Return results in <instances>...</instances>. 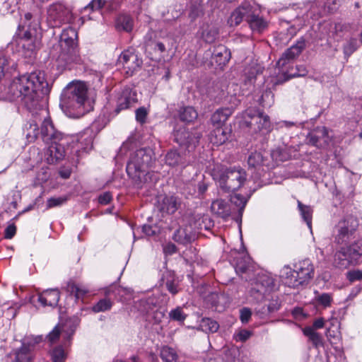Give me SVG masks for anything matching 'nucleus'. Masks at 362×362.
Masks as SVG:
<instances>
[{"label":"nucleus","mask_w":362,"mask_h":362,"mask_svg":"<svg viewBox=\"0 0 362 362\" xmlns=\"http://www.w3.org/2000/svg\"><path fill=\"white\" fill-rule=\"evenodd\" d=\"M47 91V83L41 73L33 72L15 78L10 84L8 96L20 101L29 111L42 110L43 96Z\"/></svg>","instance_id":"f257e3e1"},{"label":"nucleus","mask_w":362,"mask_h":362,"mask_svg":"<svg viewBox=\"0 0 362 362\" xmlns=\"http://www.w3.org/2000/svg\"><path fill=\"white\" fill-rule=\"evenodd\" d=\"M88 87L81 81L70 83L64 89L62 105L69 112V116L79 118L93 109V101L88 98Z\"/></svg>","instance_id":"f03ea898"},{"label":"nucleus","mask_w":362,"mask_h":362,"mask_svg":"<svg viewBox=\"0 0 362 362\" xmlns=\"http://www.w3.org/2000/svg\"><path fill=\"white\" fill-rule=\"evenodd\" d=\"M152 160L151 149L140 148L130 157L127 165V173L136 182L145 183L149 176L147 170Z\"/></svg>","instance_id":"7ed1b4c3"},{"label":"nucleus","mask_w":362,"mask_h":362,"mask_svg":"<svg viewBox=\"0 0 362 362\" xmlns=\"http://www.w3.org/2000/svg\"><path fill=\"white\" fill-rule=\"evenodd\" d=\"M219 187L226 192H234L243 186L246 173L241 168L214 169L212 174Z\"/></svg>","instance_id":"20e7f679"},{"label":"nucleus","mask_w":362,"mask_h":362,"mask_svg":"<svg viewBox=\"0 0 362 362\" xmlns=\"http://www.w3.org/2000/svg\"><path fill=\"white\" fill-rule=\"evenodd\" d=\"M165 298L164 296L153 293L152 296L137 301L135 308L141 314L148 315V320L152 315L151 317L154 322L158 323L164 316L163 311L159 310L158 308L162 304L166 303V300L163 302Z\"/></svg>","instance_id":"39448f33"},{"label":"nucleus","mask_w":362,"mask_h":362,"mask_svg":"<svg viewBox=\"0 0 362 362\" xmlns=\"http://www.w3.org/2000/svg\"><path fill=\"white\" fill-rule=\"evenodd\" d=\"M42 341V337L40 335L25 337L21 347L13 349L10 353V362H33L35 346Z\"/></svg>","instance_id":"423d86ee"},{"label":"nucleus","mask_w":362,"mask_h":362,"mask_svg":"<svg viewBox=\"0 0 362 362\" xmlns=\"http://www.w3.org/2000/svg\"><path fill=\"white\" fill-rule=\"evenodd\" d=\"M74 20L71 9L61 2L53 3L47 9V21L50 27L59 28L65 23H72Z\"/></svg>","instance_id":"0eeeda50"},{"label":"nucleus","mask_w":362,"mask_h":362,"mask_svg":"<svg viewBox=\"0 0 362 362\" xmlns=\"http://www.w3.org/2000/svg\"><path fill=\"white\" fill-rule=\"evenodd\" d=\"M202 222L195 221L194 224H189L178 228L173 235V240L182 245H187L194 241L197 237V230L204 228L208 230L211 226L209 218L207 216L199 217Z\"/></svg>","instance_id":"6e6552de"},{"label":"nucleus","mask_w":362,"mask_h":362,"mask_svg":"<svg viewBox=\"0 0 362 362\" xmlns=\"http://www.w3.org/2000/svg\"><path fill=\"white\" fill-rule=\"evenodd\" d=\"M358 226V221L353 216H347L341 220L334 229V240L339 245H346L354 238Z\"/></svg>","instance_id":"1a4fd4ad"},{"label":"nucleus","mask_w":362,"mask_h":362,"mask_svg":"<svg viewBox=\"0 0 362 362\" xmlns=\"http://www.w3.org/2000/svg\"><path fill=\"white\" fill-rule=\"evenodd\" d=\"M242 124L250 128L253 132H258L263 129L269 132L271 128L269 117L255 109H247L245 111Z\"/></svg>","instance_id":"9d476101"},{"label":"nucleus","mask_w":362,"mask_h":362,"mask_svg":"<svg viewBox=\"0 0 362 362\" xmlns=\"http://www.w3.org/2000/svg\"><path fill=\"white\" fill-rule=\"evenodd\" d=\"M141 61L133 50L127 49L122 52L117 59L116 66L117 70L120 71L126 77L133 74L141 66Z\"/></svg>","instance_id":"9b49d317"},{"label":"nucleus","mask_w":362,"mask_h":362,"mask_svg":"<svg viewBox=\"0 0 362 362\" xmlns=\"http://www.w3.org/2000/svg\"><path fill=\"white\" fill-rule=\"evenodd\" d=\"M274 279L267 275H258L255 281L252 284L250 293L257 300H262L267 294L274 290Z\"/></svg>","instance_id":"f8f14e48"},{"label":"nucleus","mask_w":362,"mask_h":362,"mask_svg":"<svg viewBox=\"0 0 362 362\" xmlns=\"http://www.w3.org/2000/svg\"><path fill=\"white\" fill-rule=\"evenodd\" d=\"M175 141L180 146H185L187 148L194 147L199 143L202 134L197 131L189 132L185 127H182L175 130Z\"/></svg>","instance_id":"ddd939ff"},{"label":"nucleus","mask_w":362,"mask_h":362,"mask_svg":"<svg viewBox=\"0 0 362 362\" xmlns=\"http://www.w3.org/2000/svg\"><path fill=\"white\" fill-rule=\"evenodd\" d=\"M296 269V278H298L301 286L308 283L314 276V267L308 259L302 260L294 266Z\"/></svg>","instance_id":"4468645a"},{"label":"nucleus","mask_w":362,"mask_h":362,"mask_svg":"<svg viewBox=\"0 0 362 362\" xmlns=\"http://www.w3.org/2000/svg\"><path fill=\"white\" fill-rule=\"evenodd\" d=\"M40 134L43 141L46 144L62 139V134L55 129L49 117L44 119L41 126Z\"/></svg>","instance_id":"2eb2a0df"},{"label":"nucleus","mask_w":362,"mask_h":362,"mask_svg":"<svg viewBox=\"0 0 362 362\" xmlns=\"http://www.w3.org/2000/svg\"><path fill=\"white\" fill-rule=\"evenodd\" d=\"M305 42L304 40H298L294 45L287 49L282 54L277 62L279 67L284 66L287 62L293 60L297 57L304 49Z\"/></svg>","instance_id":"dca6fc26"},{"label":"nucleus","mask_w":362,"mask_h":362,"mask_svg":"<svg viewBox=\"0 0 362 362\" xmlns=\"http://www.w3.org/2000/svg\"><path fill=\"white\" fill-rule=\"evenodd\" d=\"M137 102V94L130 87L124 88L117 100V110L119 112L122 110L127 109Z\"/></svg>","instance_id":"f3484780"},{"label":"nucleus","mask_w":362,"mask_h":362,"mask_svg":"<svg viewBox=\"0 0 362 362\" xmlns=\"http://www.w3.org/2000/svg\"><path fill=\"white\" fill-rule=\"evenodd\" d=\"M258 9L251 6V11L247 16V22L253 32L262 33L267 26V23L259 16Z\"/></svg>","instance_id":"a211bd4d"},{"label":"nucleus","mask_w":362,"mask_h":362,"mask_svg":"<svg viewBox=\"0 0 362 362\" xmlns=\"http://www.w3.org/2000/svg\"><path fill=\"white\" fill-rule=\"evenodd\" d=\"M66 49V51L62 52L58 57L59 62H64L61 64L62 66L70 68L69 66L72 64H80L82 63V59L78 53L77 47H69Z\"/></svg>","instance_id":"6ab92c4d"},{"label":"nucleus","mask_w":362,"mask_h":362,"mask_svg":"<svg viewBox=\"0 0 362 362\" xmlns=\"http://www.w3.org/2000/svg\"><path fill=\"white\" fill-rule=\"evenodd\" d=\"M61 140H56L51 141L49 145L47 151V160L49 163H54L59 160H62L65 156V149L62 144H59Z\"/></svg>","instance_id":"aec40b11"},{"label":"nucleus","mask_w":362,"mask_h":362,"mask_svg":"<svg viewBox=\"0 0 362 362\" xmlns=\"http://www.w3.org/2000/svg\"><path fill=\"white\" fill-rule=\"evenodd\" d=\"M251 11V6L244 3L238 7L230 15L228 20V24L230 27H235L245 19L247 21V16Z\"/></svg>","instance_id":"412c9836"},{"label":"nucleus","mask_w":362,"mask_h":362,"mask_svg":"<svg viewBox=\"0 0 362 362\" xmlns=\"http://www.w3.org/2000/svg\"><path fill=\"white\" fill-rule=\"evenodd\" d=\"M78 32L72 27H68L63 30L60 35V45L65 49L69 47H77Z\"/></svg>","instance_id":"4be33fe9"},{"label":"nucleus","mask_w":362,"mask_h":362,"mask_svg":"<svg viewBox=\"0 0 362 362\" xmlns=\"http://www.w3.org/2000/svg\"><path fill=\"white\" fill-rule=\"evenodd\" d=\"M296 269H292L289 266H284L280 271V278L284 284L290 288H298L300 285L298 278H296Z\"/></svg>","instance_id":"5701e85b"},{"label":"nucleus","mask_w":362,"mask_h":362,"mask_svg":"<svg viewBox=\"0 0 362 362\" xmlns=\"http://www.w3.org/2000/svg\"><path fill=\"white\" fill-rule=\"evenodd\" d=\"M60 293L58 289H47L38 295V301L42 306L54 307L58 304Z\"/></svg>","instance_id":"b1692460"},{"label":"nucleus","mask_w":362,"mask_h":362,"mask_svg":"<svg viewBox=\"0 0 362 362\" xmlns=\"http://www.w3.org/2000/svg\"><path fill=\"white\" fill-rule=\"evenodd\" d=\"M163 281L165 288L173 296L176 295L181 290L180 281L174 274H166L164 276Z\"/></svg>","instance_id":"393cba45"},{"label":"nucleus","mask_w":362,"mask_h":362,"mask_svg":"<svg viewBox=\"0 0 362 362\" xmlns=\"http://www.w3.org/2000/svg\"><path fill=\"white\" fill-rule=\"evenodd\" d=\"M232 113L233 110L230 108H220L211 115V123L216 127H222Z\"/></svg>","instance_id":"a878e982"},{"label":"nucleus","mask_w":362,"mask_h":362,"mask_svg":"<svg viewBox=\"0 0 362 362\" xmlns=\"http://www.w3.org/2000/svg\"><path fill=\"white\" fill-rule=\"evenodd\" d=\"M133 27V18L128 14H121L115 21V28L119 31L129 33L132 30Z\"/></svg>","instance_id":"bb28decb"},{"label":"nucleus","mask_w":362,"mask_h":362,"mask_svg":"<svg viewBox=\"0 0 362 362\" xmlns=\"http://www.w3.org/2000/svg\"><path fill=\"white\" fill-rule=\"evenodd\" d=\"M354 259L351 257L350 253L347 251L346 247H342L339 251L335 253L334 263L341 268H346L350 264L354 263Z\"/></svg>","instance_id":"cd10ccee"},{"label":"nucleus","mask_w":362,"mask_h":362,"mask_svg":"<svg viewBox=\"0 0 362 362\" xmlns=\"http://www.w3.org/2000/svg\"><path fill=\"white\" fill-rule=\"evenodd\" d=\"M211 209L213 213L223 218H226L230 214L229 204L223 199L214 201L211 204Z\"/></svg>","instance_id":"c85d7f7f"},{"label":"nucleus","mask_w":362,"mask_h":362,"mask_svg":"<svg viewBox=\"0 0 362 362\" xmlns=\"http://www.w3.org/2000/svg\"><path fill=\"white\" fill-rule=\"evenodd\" d=\"M165 163L171 167L180 166L184 168L188 165L189 162L176 151H170L165 156Z\"/></svg>","instance_id":"c756f323"},{"label":"nucleus","mask_w":362,"mask_h":362,"mask_svg":"<svg viewBox=\"0 0 362 362\" xmlns=\"http://www.w3.org/2000/svg\"><path fill=\"white\" fill-rule=\"evenodd\" d=\"M201 37L207 43L214 42L218 37V28L210 24H204L200 28Z\"/></svg>","instance_id":"7c9ffc66"},{"label":"nucleus","mask_w":362,"mask_h":362,"mask_svg":"<svg viewBox=\"0 0 362 362\" xmlns=\"http://www.w3.org/2000/svg\"><path fill=\"white\" fill-rule=\"evenodd\" d=\"M229 134V132L222 127H216L209 135L210 142L214 145L220 146L228 140Z\"/></svg>","instance_id":"2f4dec72"},{"label":"nucleus","mask_w":362,"mask_h":362,"mask_svg":"<svg viewBox=\"0 0 362 362\" xmlns=\"http://www.w3.org/2000/svg\"><path fill=\"white\" fill-rule=\"evenodd\" d=\"M178 205L179 202L177 197L165 196L162 200L160 211L168 214H173L177 211Z\"/></svg>","instance_id":"473e14b6"},{"label":"nucleus","mask_w":362,"mask_h":362,"mask_svg":"<svg viewBox=\"0 0 362 362\" xmlns=\"http://www.w3.org/2000/svg\"><path fill=\"white\" fill-rule=\"evenodd\" d=\"M213 55L219 65H224L230 58V52L225 46L221 45L214 49Z\"/></svg>","instance_id":"72a5a7b5"},{"label":"nucleus","mask_w":362,"mask_h":362,"mask_svg":"<svg viewBox=\"0 0 362 362\" xmlns=\"http://www.w3.org/2000/svg\"><path fill=\"white\" fill-rule=\"evenodd\" d=\"M69 354V351L62 345L54 346L49 351L52 362H65Z\"/></svg>","instance_id":"f704fd0d"},{"label":"nucleus","mask_w":362,"mask_h":362,"mask_svg":"<svg viewBox=\"0 0 362 362\" xmlns=\"http://www.w3.org/2000/svg\"><path fill=\"white\" fill-rule=\"evenodd\" d=\"M303 334L308 337L309 340L312 342L315 349H318L323 346V339L321 335L316 332L313 328L306 327L303 330Z\"/></svg>","instance_id":"c9c22d12"},{"label":"nucleus","mask_w":362,"mask_h":362,"mask_svg":"<svg viewBox=\"0 0 362 362\" xmlns=\"http://www.w3.org/2000/svg\"><path fill=\"white\" fill-rule=\"evenodd\" d=\"M198 117L197 110L191 106L180 108L179 111V117L181 121L185 122H194Z\"/></svg>","instance_id":"e433bc0d"},{"label":"nucleus","mask_w":362,"mask_h":362,"mask_svg":"<svg viewBox=\"0 0 362 362\" xmlns=\"http://www.w3.org/2000/svg\"><path fill=\"white\" fill-rule=\"evenodd\" d=\"M93 136L89 130H86L78 136V144H80L79 148L84 151H88L93 146Z\"/></svg>","instance_id":"4c0bfd02"},{"label":"nucleus","mask_w":362,"mask_h":362,"mask_svg":"<svg viewBox=\"0 0 362 362\" xmlns=\"http://www.w3.org/2000/svg\"><path fill=\"white\" fill-rule=\"evenodd\" d=\"M66 291L71 294L74 295L76 299L83 298L88 293V290L86 288L71 281L67 284Z\"/></svg>","instance_id":"58836bf2"},{"label":"nucleus","mask_w":362,"mask_h":362,"mask_svg":"<svg viewBox=\"0 0 362 362\" xmlns=\"http://www.w3.org/2000/svg\"><path fill=\"white\" fill-rule=\"evenodd\" d=\"M298 209L300 212V215L306 223L308 228L312 230V214L313 209L310 206L303 204L300 201L298 202Z\"/></svg>","instance_id":"ea45409f"},{"label":"nucleus","mask_w":362,"mask_h":362,"mask_svg":"<svg viewBox=\"0 0 362 362\" xmlns=\"http://www.w3.org/2000/svg\"><path fill=\"white\" fill-rule=\"evenodd\" d=\"M314 300L317 306L326 308L331 306L333 298L330 293H319L317 292Z\"/></svg>","instance_id":"a19ab883"},{"label":"nucleus","mask_w":362,"mask_h":362,"mask_svg":"<svg viewBox=\"0 0 362 362\" xmlns=\"http://www.w3.org/2000/svg\"><path fill=\"white\" fill-rule=\"evenodd\" d=\"M203 0H190L191 6L189 16L192 21H194L197 18L203 13Z\"/></svg>","instance_id":"79ce46f5"},{"label":"nucleus","mask_w":362,"mask_h":362,"mask_svg":"<svg viewBox=\"0 0 362 362\" xmlns=\"http://www.w3.org/2000/svg\"><path fill=\"white\" fill-rule=\"evenodd\" d=\"M160 358L163 362H177L176 351L169 346H163L160 351Z\"/></svg>","instance_id":"37998d69"},{"label":"nucleus","mask_w":362,"mask_h":362,"mask_svg":"<svg viewBox=\"0 0 362 362\" xmlns=\"http://www.w3.org/2000/svg\"><path fill=\"white\" fill-rule=\"evenodd\" d=\"M202 329L205 332H216L219 328L218 323L211 318H203L200 322Z\"/></svg>","instance_id":"c03bdc74"},{"label":"nucleus","mask_w":362,"mask_h":362,"mask_svg":"<svg viewBox=\"0 0 362 362\" xmlns=\"http://www.w3.org/2000/svg\"><path fill=\"white\" fill-rule=\"evenodd\" d=\"M346 249L356 262L362 256V239L356 240L351 245L346 247Z\"/></svg>","instance_id":"a18cd8bd"},{"label":"nucleus","mask_w":362,"mask_h":362,"mask_svg":"<svg viewBox=\"0 0 362 362\" xmlns=\"http://www.w3.org/2000/svg\"><path fill=\"white\" fill-rule=\"evenodd\" d=\"M187 316V314L184 313L183 309L181 307H177L169 313L170 319L180 323H183Z\"/></svg>","instance_id":"49530a36"},{"label":"nucleus","mask_w":362,"mask_h":362,"mask_svg":"<svg viewBox=\"0 0 362 362\" xmlns=\"http://www.w3.org/2000/svg\"><path fill=\"white\" fill-rule=\"evenodd\" d=\"M117 294L119 300L124 302L129 301L132 298V292L129 288L123 287H116L115 286V295Z\"/></svg>","instance_id":"de8ad7c7"},{"label":"nucleus","mask_w":362,"mask_h":362,"mask_svg":"<svg viewBox=\"0 0 362 362\" xmlns=\"http://www.w3.org/2000/svg\"><path fill=\"white\" fill-rule=\"evenodd\" d=\"M357 41L354 38L350 39L343 47L344 54L346 57H350L357 49Z\"/></svg>","instance_id":"09e8293b"},{"label":"nucleus","mask_w":362,"mask_h":362,"mask_svg":"<svg viewBox=\"0 0 362 362\" xmlns=\"http://www.w3.org/2000/svg\"><path fill=\"white\" fill-rule=\"evenodd\" d=\"M263 162V156L259 152L252 153L247 160L248 165L251 167L260 165Z\"/></svg>","instance_id":"8fccbe9b"},{"label":"nucleus","mask_w":362,"mask_h":362,"mask_svg":"<svg viewBox=\"0 0 362 362\" xmlns=\"http://www.w3.org/2000/svg\"><path fill=\"white\" fill-rule=\"evenodd\" d=\"M250 265V258L245 257L243 259L238 261L235 264V269L237 274H242L247 270Z\"/></svg>","instance_id":"3c124183"},{"label":"nucleus","mask_w":362,"mask_h":362,"mask_svg":"<svg viewBox=\"0 0 362 362\" xmlns=\"http://www.w3.org/2000/svg\"><path fill=\"white\" fill-rule=\"evenodd\" d=\"M112 303L110 300L102 299L93 307V310L95 313L103 312L110 309Z\"/></svg>","instance_id":"603ef678"},{"label":"nucleus","mask_w":362,"mask_h":362,"mask_svg":"<svg viewBox=\"0 0 362 362\" xmlns=\"http://www.w3.org/2000/svg\"><path fill=\"white\" fill-rule=\"evenodd\" d=\"M230 201L233 204L243 210L247 203V199L240 194H234L230 197Z\"/></svg>","instance_id":"864d4df0"},{"label":"nucleus","mask_w":362,"mask_h":362,"mask_svg":"<svg viewBox=\"0 0 362 362\" xmlns=\"http://www.w3.org/2000/svg\"><path fill=\"white\" fill-rule=\"evenodd\" d=\"M67 200L66 197H51L47 199V209H51L53 207L59 206L64 204Z\"/></svg>","instance_id":"5fc2aeb1"},{"label":"nucleus","mask_w":362,"mask_h":362,"mask_svg":"<svg viewBox=\"0 0 362 362\" xmlns=\"http://www.w3.org/2000/svg\"><path fill=\"white\" fill-rule=\"evenodd\" d=\"M20 44H21L22 48L25 51V54L28 56H30V54L35 51L36 48L35 39H31L27 41H21L20 42Z\"/></svg>","instance_id":"6e6d98bb"},{"label":"nucleus","mask_w":362,"mask_h":362,"mask_svg":"<svg viewBox=\"0 0 362 362\" xmlns=\"http://www.w3.org/2000/svg\"><path fill=\"white\" fill-rule=\"evenodd\" d=\"M105 0H92L86 6L83 8V11L90 10L92 11H98L104 6Z\"/></svg>","instance_id":"4d7b16f0"},{"label":"nucleus","mask_w":362,"mask_h":362,"mask_svg":"<svg viewBox=\"0 0 362 362\" xmlns=\"http://www.w3.org/2000/svg\"><path fill=\"white\" fill-rule=\"evenodd\" d=\"M252 335V332L247 329H240L234 334V339L236 341L244 342Z\"/></svg>","instance_id":"13d9d810"},{"label":"nucleus","mask_w":362,"mask_h":362,"mask_svg":"<svg viewBox=\"0 0 362 362\" xmlns=\"http://www.w3.org/2000/svg\"><path fill=\"white\" fill-rule=\"evenodd\" d=\"M136 119L138 122L143 124L146 122L148 110L144 107H141L136 110Z\"/></svg>","instance_id":"bf43d9fd"},{"label":"nucleus","mask_w":362,"mask_h":362,"mask_svg":"<svg viewBox=\"0 0 362 362\" xmlns=\"http://www.w3.org/2000/svg\"><path fill=\"white\" fill-rule=\"evenodd\" d=\"M62 332V329L61 326L60 325L56 326L47 336V339H48L49 341L51 343L56 342L59 339Z\"/></svg>","instance_id":"052dcab7"},{"label":"nucleus","mask_w":362,"mask_h":362,"mask_svg":"<svg viewBox=\"0 0 362 362\" xmlns=\"http://www.w3.org/2000/svg\"><path fill=\"white\" fill-rule=\"evenodd\" d=\"M346 276L351 282H354L362 279V272L360 270H352L347 273Z\"/></svg>","instance_id":"680f3d73"},{"label":"nucleus","mask_w":362,"mask_h":362,"mask_svg":"<svg viewBox=\"0 0 362 362\" xmlns=\"http://www.w3.org/2000/svg\"><path fill=\"white\" fill-rule=\"evenodd\" d=\"M252 313L249 308H244L240 310V320L243 323H247L251 317Z\"/></svg>","instance_id":"e2e57ef3"},{"label":"nucleus","mask_w":362,"mask_h":362,"mask_svg":"<svg viewBox=\"0 0 362 362\" xmlns=\"http://www.w3.org/2000/svg\"><path fill=\"white\" fill-rule=\"evenodd\" d=\"M16 233V227L14 224H11L6 227L4 232V237L7 239H11Z\"/></svg>","instance_id":"0e129e2a"},{"label":"nucleus","mask_w":362,"mask_h":362,"mask_svg":"<svg viewBox=\"0 0 362 362\" xmlns=\"http://www.w3.org/2000/svg\"><path fill=\"white\" fill-rule=\"evenodd\" d=\"M111 199L112 194L109 192L103 193L98 197V202L101 204H107L111 201Z\"/></svg>","instance_id":"69168bd1"},{"label":"nucleus","mask_w":362,"mask_h":362,"mask_svg":"<svg viewBox=\"0 0 362 362\" xmlns=\"http://www.w3.org/2000/svg\"><path fill=\"white\" fill-rule=\"evenodd\" d=\"M163 252L166 255H172L176 252V246L173 243H168L163 247Z\"/></svg>","instance_id":"338daca9"},{"label":"nucleus","mask_w":362,"mask_h":362,"mask_svg":"<svg viewBox=\"0 0 362 362\" xmlns=\"http://www.w3.org/2000/svg\"><path fill=\"white\" fill-rule=\"evenodd\" d=\"M323 326H324V320L322 318H319L314 321L313 326L311 327L313 328L314 330L315 331V329H317L322 328Z\"/></svg>","instance_id":"774afa93"}]
</instances>
